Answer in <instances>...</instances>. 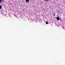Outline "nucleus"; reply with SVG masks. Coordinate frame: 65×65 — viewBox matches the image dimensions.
<instances>
[{"label": "nucleus", "mask_w": 65, "mask_h": 65, "mask_svg": "<svg viewBox=\"0 0 65 65\" xmlns=\"http://www.w3.org/2000/svg\"><path fill=\"white\" fill-rule=\"evenodd\" d=\"M2 8V6H0V9H1Z\"/></svg>", "instance_id": "nucleus-3"}, {"label": "nucleus", "mask_w": 65, "mask_h": 65, "mask_svg": "<svg viewBox=\"0 0 65 65\" xmlns=\"http://www.w3.org/2000/svg\"><path fill=\"white\" fill-rule=\"evenodd\" d=\"M45 1H47V0H44Z\"/></svg>", "instance_id": "nucleus-6"}, {"label": "nucleus", "mask_w": 65, "mask_h": 65, "mask_svg": "<svg viewBox=\"0 0 65 65\" xmlns=\"http://www.w3.org/2000/svg\"><path fill=\"white\" fill-rule=\"evenodd\" d=\"M4 2V0H3V2Z\"/></svg>", "instance_id": "nucleus-8"}, {"label": "nucleus", "mask_w": 65, "mask_h": 65, "mask_svg": "<svg viewBox=\"0 0 65 65\" xmlns=\"http://www.w3.org/2000/svg\"><path fill=\"white\" fill-rule=\"evenodd\" d=\"M57 20H60V18L59 17H57L56 18Z\"/></svg>", "instance_id": "nucleus-2"}, {"label": "nucleus", "mask_w": 65, "mask_h": 65, "mask_svg": "<svg viewBox=\"0 0 65 65\" xmlns=\"http://www.w3.org/2000/svg\"><path fill=\"white\" fill-rule=\"evenodd\" d=\"M48 22H46V24H48Z\"/></svg>", "instance_id": "nucleus-4"}, {"label": "nucleus", "mask_w": 65, "mask_h": 65, "mask_svg": "<svg viewBox=\"0 0 65 65\" xmlns=\"http://www.w3.org/2000/svg\"><path fill=\"white\" fill-rule=\"evenodd\" d=\"M26 2H29V0H25Z\"/></svg>", "instance_id": "nucleus-1"}, {"label": "nucleus", "mask_w": 65, "mask_h": 65, "mask_svg": "<svg viewBox=\"0 0 65 65\" xmlns=\"http://www.w3.org/2000/svg\"><path fill=\"white\" fill-rule=\"evenodd\" d=\"M2 0H0V2H2Z\"/></svg>", "instance_id": "nucleus-5"}, {"label": "nucleus", "mask_w": 65, "mask_h": 65, "mask_svg": "<svg viewBox=\"0 0 65 65\" xmlns=\"http://www.w3.org/2000/svg\"><path fill=\"white\" fill-rule=\"evenodd\" d=\"M54 16H55V14H54Z\"/></svg>", "instance_id": "nucleus-7"}]
</instances>
